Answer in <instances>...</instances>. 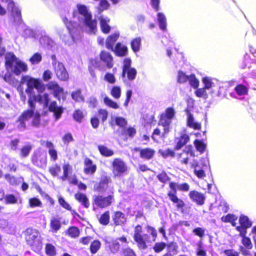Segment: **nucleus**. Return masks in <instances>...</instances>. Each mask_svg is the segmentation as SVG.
Returning <instances> with one entry per match:
<instances>
[{
  "mask_svg": "<svg viewBox=\"0 0 256 256\" xmlns=\"http://www.w3.org/2000/svg\"><path fill=\"white\" fill-rule=\"evenodd\" d=\"M170 190L167 192V196L170 202L174 204L176 210H180L182 214H188L192 211L190 206H187L184 202L179 198L178 190L181 192H188L190 190V185L186 182L178 184L175 182H170L168 184Z\"/></svg>",
  "mask_w": 256,
  "mask_h": 256,
  "instance_id": "f257e3e1",
  "label": "nucleus"
},
{
  "mask_svg": "<svg viewBox=\"0 0 256 256\" xmlns=\"http://www.w3.org/2000/svg\"><path fill=\"white\" fill-rule=\"evenodd\" d=\"M26 243L32 249L39 250L42 248V242L40 240L38 231L32 228H28L23 232Z\"/></svg>",
  "mask_w": 256,
  "mask_h": 256,
  "instance_id": "f03ea898",
  "label": "nucleus"
},
{
  "mask_svg": "<svg viewBox=\"0 0 256 256\" xmlns=\"http://www.w3.org/2000/svg\"><path fill=\"white\" fill-rule=\"evenodd\" d=\"M115 202L114 192L110 194L104 196L100 194L94 195L92 200V204L96 208L104 209L110 206Z\"/></svg>",
  "mask_w": 256,
  "mask_h": 256,
  "instance_id": "7ed1b4c3",
  "label": "nucleus"
},
{
  "mask_svg": "<svg viewBox=\"0 0 256 256\" xmlns=\"http://www.w3.org/2000/svg\"><path fill=\"white\" fill-rule=\"evenodd\" d=\"M142 226L140 224L136 225L134 228L133 238L138 250H145L148 248L147 244L150 241L148 234H142Z\"/></svg>",
  "mask_w": 256,
  "mask_h": 256,
  "instance_id": "20e7f679",
  "label": "nucleus"
},
{
  "mask_svg": "<svg viewBox=\"0 0 256 256\" xmlns=\"http://www.w3.org/2000/svg\"><path fill=\"white\" fill-rule=\"evenodd\" d=\"M77 8L78 13L84 17V24L88 27L91 32H94L96 29V20L92 19V15L90 12H88L85 5L78 4Z\"/></svg>",
  "mask_w": 256,
  "mask_h": 256,
  "instance_id": "39448f33",
  "label": "nucleus"
},
{
  "mask_svg": "<svg viewBox=\"0 0 256 256\" xmlns=\"http://www.w3.org/2000/svg\"><path fill=\"white\" fill-rule=\"evenodd\" d=\"M26 80L27 86L26 92L28 94H31L34 89H36L38 93H42L45 90V85L40 78L26 76Z\"/></svg>",
  "mask_w": 256,
  "mask_h": 256,
  "instance_id": "423d86ee",
  "label": "nucleus"
},
{
  "mask_svg": "<svg viewBox=\"0 0 256 256\" xmlns=\"http://www.w3.org/2000/svg\"><path fill=\"white\" fill-rule=\"evenodd\" d=\"M175 114L174 109L172 107H169L166 108L164 113H162L160 115V122L162 126H164V132L162 135V137H164L169 132V126L171 123V120L174 118Z\"/></svg>",
  "mask_w": 256,
  "mask_h": 256,
  "instance_id": "0eeeda50",
  "label": "nucleus"
},
{
  "mask_svg": "<svg viewBox=\"0 0 256 256\" xmlns=\"http://www.w3.org/2000/svg\"><path fill=\"white\" fill-rule=\"evenodd\" d=\"M111 166L114 177H120L126 174L128 170L126 163L120 158H114L111 162Z\"/></svg>",
  "mask_w": 256,
  "mask_h": 256,
  "instance_id": "6e6552de",
  "label": "nucleus"
},
{
  "mask_svg": "<svg viewBox=\"0 0 256 256\" xmlns=\"http://www.w3.org/2000/svg\"><path fill=\"white\" fill-rule=\"evenodd\" d=\"M62 174L60 177L62 181H68L69 184H78V178L76 174H72V166L68 163H64L62 165Z\"/></svg>",
  "mask_w": 256,
  "mask_h": 256,
  "instance_id": "1a4fd4ad",
  "label": "nucleus"
},
{
  "mask_svg": "<svg viewBox=\"0 0 256 256\" xmlns=\"http://www.w3.org/2000/svg\"><path fill=\"white\" fill-rule=\"evenodd\" d=\"M131 60L129 58H126L124 60V64L122 67V76L123 78L126 77L128 80H133L136 78L137 72L134 68H131Z\"/></svg>",
  "mask_w": 256,
  "mask_h": 256,
  "instance_id": "9d476101",
  "label": "nucleus"
},
{
  "mask_svg": "<svg viewBox=\"0 0 256 256\" xmlns=\"http://www.w3.org/2000/svg\"><path fill=\"white\" fill-rule=\"evenodd\" d=\"M246 233L240 234V236L242 237L241 242L242 246L239 248V250L244 256H248L250 255V250L253 248V244L250 238L246 236Z\"/></svg>",
  "mask_w": 256,
  "mask_h": 256,
  "instance_id": "9b49d317",
  "label": "nucleus"
},
{
  "mask_svg": "<svg viewBox=\"0 0 256 256\" xmlns=\"http://www.w3.org/2000/svg\"><path fill=\"white\" fill-rule=\"evenodd\" d=\"M56 65V62H52L54 72L58 78L61 81H67L69 79V75L64 65L62 62H58Z\"/></svg>",
  "mask_w": 256,
  "mask_h": 256,
  "instance_id": "f8f14e48",
  "label": "nucleus"
},
{
  "mask_svg": "<svg viewBox=\"0 0 256 256\" xmlns=\"http://www.w3.org/2000/svg\"><path fill=\"white\" fill-rule=\"evenodd\" d=\"M31 161L36 166L43 168L47 165V156L40 152H35L31 157Z\"/></svg>",
  "mask_w": 256,
  "mask_h": 256,
  "instance_id": "ddd939ff",
  "label": "nucleus"
},
{
  "mask_svg": "<svg viewBox=\"0 0 256 256\" xmlns=\"http://www.w3.org/2000/svg\"><path fill=\"white\" fill-rule=\"evenodd\" d=\"M239 222L240 226H237L236 230L240 232V234L246 233V230L252 226V222L250 220L248 216L244 214L240 216Z\"/></svg>",
  "mask_w": 256,
  "mask_h": 256,
  "instance_id": "4468645a",
  "label": "nucleus"
},
{
  "mask_svg": "<svg viewBox=\"0 0 256 256\" xmlns=\"http://www.w3.org/2000/svg\"><path fill=\"white\" fill-rule=\"evenodd\" d=\"M188 196L191 200L198 206H202L205 203L206 196L204 194L196 190H192L189 192Z\"/></svg>",
  "mask_w": 256,
  "mask_h": 256,
  "instance_id": "2eb2a0df",
  "label": "nucleus"
},
{
  "mask_svg": "<svg viewBox=\"0 0 256 256\" xmlns=\"http://www.w3.org/2000/svg\"><path fill=\"white\" fill-rule=\"evenodd\" d=\"M112 220L115 226H122L126 224L127 218L124 212L116 210L112 214Z\"/></svg>",
  "mask_w": 256,
  "mask_h": 256,
  "instance_id": "dca6fc26",
  "label": "nucleus"
},
{
  "mask_svg": "<svg viewBox=\"0 0 256 256\" xmlns=\"http://www.w3.org/2000/svg\"><path fill=\"white\" fill-rule=\"evenodd\" d=\"M47 88L52 92L53 96L58 100H60V95L64 94V89L55 82H50L46 84Z\"/></svg>",
  "mask_w": 256,
  "mask_h": 256,
  "instance_id": "f3484780",
  "label": "nucleus"
},
{
  "mask_svg": "<svg viewBox=\"0 0 256 256\" xmlns=\"http://www.w3.org/2000/svg\"><path fill=\"white\" fill-rule=\"evenodd\" d=\"M167 246L168 248H172V251L174 252V254H177L178 252V246L177 244L175 242H172L168 244V245L164 242H158L155 243L153 249L155 252L159 253L162 252Z\"/></svg>",
  "mask_w": 256,
  "mask_h": 256,
  "instance_id": "a211bd4d",
  "label": "nucleus"
},
{
  "mask_svg": "<svg viewBox=\"0 0 256 256\" xmlns=\"http://www.w3.org/2000/svg\"><path fill=\"white\" fill-rule=\"evenodd\" d=\"M134 150L136 152H139L140 156L142 159L146 160H150L152 158L156 153L155 150L150 148H135Z\"/></svg>",
  "mask_w": 256,
  "mask_h": 256,
  "instance_id": "6ab92c4d",
  "label": "nucleus"
},
{
  "mask_svg": "<svg viewBox=\"0 0 256 256\" xmlns=\"http://www.w3.org/2000/svg\"><path fill=\"white\" fill-rule=\"evenodd\" d=\"M32 110H26L18 116L16 122H18V128L24 129L26 128V122L33 116Z\"/></svg>",
  "mask_w": 256,
  "mask_h": 256,
  "instance_id": "aec40b11",
  "label": "nucleus"
},
{
  "mask_svg": "<svg viewBox=\"0 0 256 256\" xmlns=\"http://www.w3.org/2000/svg\"><path fill=\"white\" fill-rule=\"evenodd\" d=\"M100 58L105 64L107 68L110 69L114 66V58L112 55L106 50H102L100 53Z\"/></svg>",
  "mask_w": 256,
  "mask_h": 256,
  "instance_id": "412c9836",
  "label": "nucleus"
},
{
  "mask_svg": "<svg viewBox=\"0 0 256 256\" xmlns=\"http://www.w3.org/2000/svg\"><path fill=\"white\" fill-rule=\"evenodd\" d=\"M84 172L86 175H92L96 170V166L88 158H85L84 160Z\"/></svg>",
  "mask_w": 256,
  "mask_h": 256,
  "instance_id": "4be33fe9",
  "label": "nucleus"
},
{
  "mask_svg": "<svg viewBox=\"0 0 256 256\" xmlns=\"http://www.w3.org/2000/svg\"><path fill=\"white\" fill-rule=\"evenodd\" d=\"M48 110L54 113L56 119L58 120L61 117L64 112V108L61 106H58L56 101L54 100L48 104Z\"/></svg>",
  "mask_w": 256,
  "mask_h": 256,
  "instance_id": "5701e85b",
  "label": "nucleus"
},
{
  "mask_svg": "<svg viewBox=\"0 0 256 256\" xmlns=\"http://www.w3.org/2000/svg\"><path fill=\"white\" fill-rule=\"evenodd\" d=\"M10 70L14 74L18 76L22 72H25L28 70V66L25 62L18 60Z\"/></svg>",
  "mask_w": 256,
  "mask_h": 256,
  "instance_id": "b1692460",
  "label": "nucleus"
},
{
  "mask_svg": "<svg viewBox=\"0 0 256 256\" xmlns=\"http://www.w3.org/2000/svg\"><path fill=\"white\" fill-rule=\"evenodd\" d=\"M18 59L12 52H8L5 55L4 66L7 70L12 69L14 63H16Z\"/></svg>",
  "mask_w": 256,
  "mask_h": 256,
  "instance_id": "393cba45",
  "label": "nucleus"
},
{
  "mask_svg": "<svg viewBox=\"0 0 256 256\" xmlns=\"http://www.w3.org/2000/svg\"><path fill=\"white\" fill-rule=\"evenodd\" d=\"M177 142L174 147V150H179L190 140V136L186 134H182L176 138Z\"/></svg>",
  "mask_w": 256,
  "mask_h": 256,
  "instance_id": "a878e982",
  "label": "nucleus"
},
{
  "mask_svg": "<svg viewBox=\"0 0 256 256\" xmlns=\"http://www.w3.org/2000/svg\"><path fill=\"white\" fill-rule=\"evenodd\" d=\"M46 148H48V152L50 156L51 160L55 162L58 158V154L56 150L54 148L53 143L50 141H44Z\"/></svg>",
  "mask_w": 256,
  "mask_h": 256,
  "instance_id": "bb28decb",
  "label": "nucleus"
},
{
  "mask_svg": "<svg viewBox=\"0 0 256 256\" xmlns=\"http://www.w3.org/2000/svg\"><path fill=\"white\" fill-rule=\"evenodd\" d=\"M109 178L105 176L101 179L100 181L94 186V191L98 192H102L106 190L108 188Z\"/></svg>",
  "mask_w": 256,
  "mask_h": 256,
  "instance_id": "cd10ccee",
  "label": "nucleus"
},
{
  "mask_svg": "<svg viewBox=\"0 0 256 256\" xmlns=\"http://www.w3.org/2000/svg\"><path fill=\"white\" fill-rule=\"evenodd\" d=\"M112 51L116 56L124 57L127 54L128 49L126 46L122 45L120 42H118Z\"/></svg>",
  "mask_w": 256,
  "mask_h": 256,
  "instance_id": "c85d7f7f",
  "label": "nucleus"
},
{
  "mask_svg": "<svg viewBox=\"0 0 256 256\" xmlns=\"http://www.w3.org/2000/svg\"><path fill=\"white\" fill-rule=\"evenodd\" d=\"M100 20V25L102 32L105 34H108L111 30L110 26L108 23L110 20L108 18H104L103 16H100L98 18Z\"/></svg>",
  "mask_w": 256,
  "mask_h": 256,
  "instance_id": "c756f323",
  "label": "nucleus"
},
{
  "mask_svg": "<svg viewBox=\"0 0 256 256\" xmlns=\"http://www.w3.org/2000/svg\"><path fill=\"white\" fill-rule=\"evenodd\" d=\"M119 36L120 35L118 33H114L107 37L106 40V46L108 50L112 51L113 50L114 48V46L119 38Z\"/></svg>",
  "mask_w": 256,
  "mask_h": 256,
  "instance_id": "7c9ffc66",
  "label": "nucleus"
},
{
  "mask_svg": "<svg viewBox=\"0 0 256 256\" xmlns=\"http://www.w3.org/2000/svg\"><path fill=\"white\" fill-rule=\"evenodd\" d=\"M75 199L81 204L85 208L90 207V201L86 196L81 192H77L74 194Z\"/></svg>",
  "mask_w": 256,
  "mask_h": 256,
  "instance_id": "2f4dec72",
  "label": "nucleus"
},
{
  "mask_svg": "<svg viewBox=\"0 0 256 256\" xmlns=\"http://www.w3.org/2000/svg\"><path fill=\"white\" fill-rule=\"evenodd\" d=\"M187 126L195 130H200L201 128L200 124L195 122L193 115L188 110Z\"/></svg>",
  "mask_w": 256,
  "mask_h": 256,
  "instance_id": "473e14b6",
  "label": "nucleus"
},
{
  "mask_svg": "<svg viewBox=\"0 0 256 256\" xmlns=\"http://www.w3.org/2000/svg\"><path fill=\"white\" fill-rule=\"evenodd\" d=\"M98 222L103 226H108L110 222V212L106 210L102 213L98 218Z\"/></svg>",
  "mask_w": 256,
  "mask_h": 256,
  "instance_id": "72a5a7b5",
  "label": "nucleus"
},
{
  "mask_svg": "<svg viewBox=\"0 0 256 256\" xmlns=\"http://www.w3.org/2000/svg\"><path fill=\"white\" fill-rule=\"evenodd\" d=\"M66 235L72 238H76L80 235V230L77 226H69L65 232Z\"/></svg>",
  "mask_w": 256,
  "mask_h": 256,
  "instance_id": "f704fd0d",
  "label": "nucleus"
},
{
  "mask_svg": "<svg viewBox=\"0 0 256 256\" xmlns=\"http://www.w3.org/2000/svg\"><path fill=\"white\" fill-rule=\"evenodd\" d=\"M62 21L66 26L70 34L71 35H72V34L77 30L78 26L76 22L68 20L66 17L62 18Z\"/></svg>",
  "mask_w": 256,
  "mask_h": 256,
  "instance_id": "c9c22d12",
  "label": "nucleus"
},
{
  "mask_svg": "<svg viewBox=\"0 0 256 256\" xmlns=\"http://www.w3.org/2000/svg\"><path fill=\"white\" fill-rule=\"evenodd\" d=\"M98 149L100 155L104 157L112 156L114 154L112 150L108 148L104 145H98Z\"/></svg>",
  "mask_w": 256,
  "mask_h": 256,
  "instance_id": "e433bc0d",
  "label": "nucleus"
},
{
  "mask_svg": "<svg viewBox=\"0 0 256 256\" xmlns=\"http://www.w3.org/2000/svg\"><path fill=\"white\" fill-rule=\"evenodd\" d=\"M50 228L51 232L53 233L57 232L61 228V223L60 220L54 217L50 220Z\"/></svg>",
  "mask_w": 256,
  "mask_h": 256,
  "instance_id": "4c0bfd02",
  "label": "nucleus"
},
{
  "mask_svg": "<svg viewBox=\"0 0 256 256\" xmlns=\"http://www.w3.org/2000/svg\"><path fill=\"white\" fill-rule=\"evenodd\" d=\"M106 246L112 254L117 253L120 250V244L117 240L106 242Z\"/></svg>",
  "mask_w": 256,
  "mask_h": 256,
  "instance_id": "58836bf2",
  "label": "nucleus"
},
{
  "mask_svg": "<svg viewBox=\"0 0 256 256\" xmlns=\"http://www.w3.org/2000/svg\"><path fill=\"white\" fill-rule=\"evenodd\" d=\"M36 100L40 104H43L44 107H48L50 102L49 94L44 93L43 94H38L36 96Z\"/></svg>",
  "mask_w": 256,
  "mask_h": 256,
  "instance_id": "ea45409f",
  "label": "nucleus"
},
{
  "mask_svg": "<svg viewBox=\"0 0 256 256\" xmlns=\"http://www.w3.org/2000/svg\"><path fill=\"white\" fill-rule=\"evenodd\" d=\"M32 145L28 144L22 146L20 149V156L22 158L28 156L32 150Z\"/></svg>",
  "mask_w": 256,
  "mask_h": 256,
  "instance_id": "a19ab883",
  "label": "nucleus"
},
{
  "mask_svg": "<svg viewBox=\"0 0 256 256\" xmlns=\"http://www.w3.org/2000/svg\"><path fill=\"white\" fill-rule=\"evenodd\" d=\"M194 144L196 150L200 154H203L205 152L206 148V144L202 140L196 139L194 141Z\"/></svg>",
  "mask_w": 256,
  "mask_h": 256,
  "instance_id": "79ce46f5",
  "label": "nucleus"
},
{
  "mask_svg": "<svg viewBox=\"0 0 256 256\" xmlns=\"http://www.w3.org/2000/svg\"><path fill=\"white\" fill-rule=\"evenodd\" d=\"M234 90L239 96L247 95L248 92V88L242 84H237L235 86Z\"/></svg>",
  "mask_w": 256,
  "mask_h": 256,
  "instance_id": "37998d69",
  "label": "nucleus"
},
{
  "mask_svg": "<svg viewBox=\"0 0 256 256\" xmlns=\"http://www.w3.org/2000/svg\"><path fill=\"white\" fill-rule=\"evenodd\" d=\"M8 9L11 11L14 16H17L18 18H21L20 10L15 6L14 2H10L8 4Z\"/></svg>",
  "mask_w": 256,
  "mask_h": 256,
  "instance_id": "c03bdc74",
  "label": "nucleus"
},
{
  "mask_svg": "<svg viewBox=\"0 0 256 256\" xmlns=\"http://www.w3.org/2000/svg\"><path fill=\"white\" fill-rule=\"evenodd\" d=\"M177 160L181 164L187 165L189 162L188 154L186 153L185 152L182 151L177 155Z\"/></svg>",
  "mask_w": 256,
  "mask_h": 256,
  "instance_id": "a18cd8bd",
  "label": "nucleus"
},
{
  "mask_svg": "<svg viewBox=\"0 0 256 256\" xmlns=\"http://www.w3.org/2000/svg\"><path fill=\"white\" fill-rule=\"evenodd\" d=\"M101 242L98 240H94L90 243V250L92 254H96L100 249Z\"/></svg>",
  "mask_w": 256,
  "mask_h": 256,
  "instance_id": "49530a36",
  "label": "nucleus"
},
{
  "mask_svg": "<svg viewBox=\"0 0 256 256\" xmlns=\"http://www.w3.org/2000/svg\"><path fill=\"white\" fill-rule=\"evenodd\" d=\"M140 44L141 38L140 37L134 38L130 42L132 49L134 52H136L140 50Z\"/></svg>",
  "mask_w": 256,
  "mask_h": 256,
  "instance_id": "de8ad7c7",
  "label": "nucleus"
},
{
  "mask_svg": "<svg viewBox=\"0 0 256 256\" xmlns=\"http://www.w3.org/2000/svg\"><path fill=\"white\" fill-rule=\"evenodd\" d=\"M136 133V130L130 126L128 128H124L122 131V135L124 136H128L133 138Z\"/></svg>",
  "mask_w": 256,
  "mask_h": 256,
  "instance_id": "09e8293b",
  "label": "nucleus"
},
{
  "mask_svg": "<svg viewBox=\"0 0 256 256\" xmlns=\"http://www.w3.org/2000/svg\"><path fill=\"white\" fill-rule=\"evenodd\" d=\"M108 112L106 109L100 108L97 111V114L96 115L98 117H99V119L100 120L101 122L104 124L107 120L108 118Z\"/></svg>",
  "mask_w": 256,
  "mask_h": 256,
  "instance_id": "8fccbe9b",
  "label": "nucleus"
},
{
  "mask_svg": "<svg viewBox=\"0 0 256 256\" xmlns=\"http://www.w3.org/2000/svg\"><path fill=\"white\" fill-rule=\"evenodd\" d=\"M45 253L48 256H55L56 254L55 246L52 244H46L45 246Z\"/></svg>",
  "mask_w": 256,
  "mask_h": 256,
  "instance_id": "3c124183",
  "label": "nucleus"
},
{
  "mask_svg": "<svg viewBox=\"0 0 256 256\" xmlns=\"http://www.w3.org/2000/svg\"><path fill=\"white\" fill-rule=\"evenodd\" d=\"M158 20L160 28L162 30H166V22L164 15L161 13L158 14Z\"/></svg>",
  "mask_w": 256,
  "mask_h": 256,
  "instance_id": "603ef678",
  "label": "nucleus"
},
{
  "mask_svg": "<svg viewBox=\"0 0 256 256\" xmlns=\"http://www.w3.org/2000/svg\"><path fill=\"white\" fill-rule=\"evenodd\" d=\"M84 116L83 112L80 109L74 110L72 114L73 118L78 122H81Z\"/></svg>",
  "mask_w": 256,
  "mask_h": 256,
  "instance_id": "864d4df0",
  "label": "nucleus"
},
{
  "mask_svg": "<svg viewBox=\"0 0 256 256\" xmlns=\"http://www.w3.org/2000/svg\"><path fill=\"white\" fill-rule=\"evenodd\" d=\"M48 172L52 176H57L61 172L60 166L58 164H56L53 166L49 168Z\"/></svg>",
  "mask_w": 256,
  "mask_h": 256,
  "instance_id": "5fc2aeb1",
  "label": "nucleus"
},
{
  "mask_svg": "<svg viewBox=\"0 0 256 256\" xmlns=\"http://www.w3.org/2000/svg\"><path fill=\"white\" fill-rule=\"evenodd\" d=\"M156 178L162 184H166L169 182L170 180V178L166 172L163 170L161 172L159 173L157 176Z\"/></svg>",
  "mask_w": 256,
  "mask_h": 256,
  "instance_id": "6e6d98bb",
  "label": "nucleus"
},
{
  "mask_svg": "<svg viewBox=\"0 0 256 256\" xmlns=\"http://www.w3.org/2000/svg\"><path fill=\"white\" fill-rule=\"evenodd\" d=\"M5 204H14L18 202V198L13 194H8L4 196Z\"/></svg>",
  "mask_w": 256,
  "mask_h": 256,
  "instance_id": "4d7b16f0",
  "label": "nucleus"
},
{
  "mask_svg": "<svg viewBox=\"0 0 256 256\" xmlns=\"http://www.w3.org/2000/svg\"><path fill=\"white\" fill-rule=\"evenodd\" d=\"M110 94L116 99H118L121 96V89L119 86H115L110 90Z\"/></svg>",
  "mask_w": 256,
  "mask_h": 256,
  "instance_id": "13d9d810",
  "label": "nucleus"
},
{
  "mask_svg": "<svg viewBox=\"0 0 256 256\" xmlns=\"http://www.w3.org/2000/svg\"><path fill=\"white\" fill-rule=\"evenodd\" d=\"M28 205L30 208L40 207L42 203L38 198L34 197L29 199Z\"/></svg>",
  "mask_w": 256,
  "mask_h": 256,
  "instance_id": "bf43d9fd",
  "label": "nucleus"
},
{
  "mask_svg": "<svg viewBox=\"0 0 256 256\" xmlns=\"http://www.w3.org/2000/svg\"><path fill=\"white\" fill-rule=\"evenodd\" d=\"M72 98L76 102H80L84 100V97L82 95L80 90L78 89L74 92H72L71 94Z\"/></svg>",
  "mask_w": 256,
  "mask_h": 256,
  "instance_id": "052dcab7",
  "label": "nucleus"
},
{
  "mask_svg": "<svg viewBox=\"0 0 256 256\" xmlns=\"http://www.w3.org/2000/svg\"><path fill=\"white\" fill-rule=\"evenodd\" d=\"M189 76H186L184 72L182 70L178 72L177 82L178 83H184L188 80Z\"/></svg>",
  "mask_w": 256,
  "mask_h": 256,
  "instance_id": "680f3d73",
  "label": "nucleus"
},
{
  "mask_svg": "<svg viewBox=\"0 0 256 256\" xmlns=\"http://www.w3.org/2000/svg\"><path fill=\"white\" fill-rule=\"evenodd\" d=\"M104 104L114 109H117L118 108V104L110 98L108 96L104 97Z\"/></svg>",
  "mask_w": 256,
  "mask_h": 256,
  "instance_id": "e2e57ef3",
  "label": "nucleus"
},
{
  "mask_svg": "<svg viewBox=\"0 0 256 256\" xmlns=\"http://www.w3.org/2000/svg\"><path fill=\"white\" fill-rule=\"evenodd\" d=\"M116 124L120 128H124L127 125V121L122 117L116 116L114 118Z\"/></svg>",
  "mask_w": 256,
  "mask_h": 256,
  "instance_id": "0e129e2a",
  "label": "nucleus"
},
{
  "mask_svg": "<svg viewBox=\"0 0 256 256\" xmlns=\"http://www.w3.org/2000/svg\"><path fill=\"white\" fill-rule=\"evenodd\" d=\"M42 57L40 54L35 53L30 58V61L32 64H38L42 61Z\"/></svg>",
  "mask_w": 256,
  "mask_h": 256,
  "instance_id": "69168bd1",
  "label": "nucleus"
},
{
  "mask_svg": "<svg viewBox=\"0 0 256 256\" xmlns=\"http://www.w3.org/2000/svg\"><path fill=\"white\" fill-rule=\"evenodd\" d=\"M188 81L190 85L194 88H197L199 86V82L196 78L194 74H192L189 76Z\"/></svg>",
  "mask_w": 256,
  "mask_h": 256,
  "instance_id": "338daca9",
  "label": "nucleus"
},
{
  "mask_svg": "<svg viewBox=\"0 0 256 256\" xmlns=\"http://www.w3.org/2000/svg\"><path fill=\"white\" fill-rule=\"evenodd\" d=\"M122 256H137L134 250L130 248H126L122 250Z\"/></svg>",
  "mask_w": 256,
  "mask_h": 256,
  "instance_id": "774afa93",
  "label": "nucleus"
}]
</instances>
